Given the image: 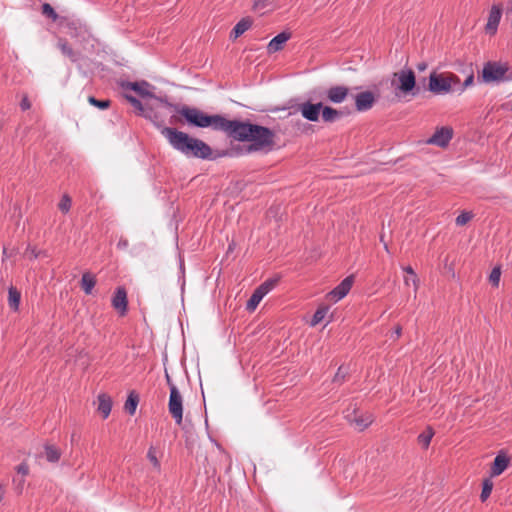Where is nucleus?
I'll use <instances>...</instances> for the list:
<instances>
[{"label": "nucleus", "instance_id": "58836bf2", "mask_svg": "<svg viewBox=\"0 0 512 512\" xmlns=\"http://www.w3.org/2000/svg\"><path fill=\"white\" fill-rule=\"evenodd\" d=\"M472 217L473 215L471 212H462L457 216L455 222L458 226H463L467 224L472 219Z\"/></svg>", "mask_w": 512, "mask_h": 512}, {"label": "nucleus", "instance_id": "f3484780", "mask_svg": "<svg viewBox=\"0 0 512 512\" xmlns=\"http://www.w3.org/2000/svg\"><path fill=\"white\" fill-rule=\"evenodd\" d=\"M349 94V88L346 86H332L326 90V98L335 104L345 101Z\"/></svg>", "mask_w": 512, "mask_h": 512}, {"label": "nucleus", "instance_id": "f03ea898", "mask_svg": "<svg viewBox=\"0 0 512 512\" xmlns=\"http://www.w3.org/2000/svg\"><path fill=\"white\" fill-rule=\"evenodd\" d=\"M166 106L174 108L177 113L182 115L189 125L206 128L210 127L216 131H223L227 134L231 120L226 119L224 116L215 114L207 115L198 108L190 107L187 105L177 106L166 102Z\"/></svg>", "mask_w": 512, "mask_h": 512}, {"label": "nucleus", "instance_id": "ddd939ff", "mask_svg": "<svg viewBox=\"0 0 512 512\" xmlns=\"http://www.w3.org/2000/svg\"><path fill=\"white\" fill-rule=\"evenodd\" d=\"M453 136V130L450 127H441L435 131V133L427 140L428 144L436 145L444 148L451 141Z\"/></svg>", "mask_w": 512, "mask_h": 512}, {"label": "nucleus", "instance_id": "09e8293b", "mask_svg": "<svg viewBox=\"0 0 512 512\" xmlns=\"http://www.w3.org/2000/svg\"><path fill=\"white\" fill-rule=\"evenodd\" d=\"M402 334V328L401 326H396L395 330L393 331L392 337L399 338Z\"/></svg>", "mask_w": 512, "mask_h": 512}, {"label": "nucleus", "instance_id": "de8ad7c7", "mask_svg": "<svg viewBox=\"0 0 512 512\" xmlns=\"http://www.w3.org/2000/svg\"><path fill=\"white\" fill-rule=\"evenodd\" d=\"M117 247H118L119 249H125V248H127V247H128V240H127V239H123V238H121V239L119 240L118 244H117Z\"/></svg>", "mask_w": 512, "mask_h": 512}, {"label": "nucleus", "instance_id": "aec40b11", "mask_svg": "<svg viewBox=\"0 0 512 512\" xmlns=\"http://www.w3.org/2000/svg\"><path fill=\"white\" fill-rule=\"evenodd\" d=\"M57 46L63 55L68 57L72 62H77L80 59L81 54L77 51H74L68 44L67 40L60 38L58 40Z\"/></svg>", "mask_w": 512, "mask_h": 512}, {"label": "nucleus", "instance_id": "8fccbe9b", "mask_svg": "<svg viewBox=\"0 0 512 512\" xmlns=\"http://www.w3.org/2000/svg\"><path fill=\"white\" fill-rule=\"evenodd\" d=\"M165 378H166L167 384L169 386V389L171 391L172 387H176V385L172 382V379H171V377L169 376V374L167 372L165 374Z\"/></svg>", "mask_w": 512, "mask_h": 512}, {"label": "nucleus", "instance_id": "2eb2a0df", "mask_svg": "<svg viewBox=\"0 0 512 512\" xmlns=\"http://www.w3.org/2000/svg\"><path fill=\"white\" fill-rule=\"evenodd\" d=\"M502 17L501 5H493L490 9L485 31L489 35H495Z\"/></svg>", "mask_w": 512, "mask_h": 512}, {"label": "nucleus", "instance_id": "c03bdc74", "mask_svg": "<svg viewBox=\"0 0 512 512\" xmlns=\"http://www.w3.org/2000/svg\"><path fill=\"white\" fill-rule=\"evenodd\" d=\"M16 471L21 475V477L25 478V476H27L29 473V466L26 462H22L16 467Z\"/></svg>", "mask_w": 512, "mask_h": 512}, {"label": "nucleus", "instance_id": "ea45409f", "mask_svg": "<svg viewBox=\"0 0 512 512\" xmlns=\"http://www.w3.org/2000/svg\"><path fill=\"white\" fill-rule=\"evenodd\" d=\"M500 276H501V271H500V268L496 267L494 268L491 273H490V276H489V281L490 283L497 287L499 285V281H500Z\"/></svg>", "mask_w": 512, "mask_h": 512}, {"label": "nucleus", "instance_id": "bb28decb", "mask_svg": "<svg viewBox=\"0 0 512 512\" xmlns=\"http://www.w3.org/2000/svg\"><path fill=\"white\" fill-rule=\"evenodd\" d=\"M20 299V292L15 287L11 286L8 290V304L13 311H18Z\"/></svg>", "mask_w": 512, "mask_h": 512}, {"label": "nucleus", "instance_id": "4c0bfd02", "mask_svg": "<svg viewBox=\"0 0 512 512\" xmlns=\"http://www.w3.org/2000/svg\"><path fill=\"white\" fill-rule=\"evenodd\" d=\"M71 198L65 194L63 195V197L61 198L59 204H58V208L63 212V213H67L70 208H71Z\"/></svg>", "mask_w": 512, "mask_h": 512}, {"label": "nucleus", "instance_id": "b1692460", "mask_svg": "<svg viewBox=\"0 0 512 512\" xmlns=\"http://www.w3.org/2000/svg\"><path fill=\"white\" fill-rule=\"evenodd\" d=\"M509 459L504 455H497L494 459L492 468H491V474L492 476H498L500 475L508 466Z\"/></svg>", "mask_w": 512, "mask_h": 512}, {"label": "nucleus", "instance_id": "603ef678", "mask_svg": "<svg viewBox=\"0 0 512 512\" xmlns=\"http://www.w3.org/2000/svg\"><path fill=\"white\" fill-rule=\"evenodd\" d=\"M404 284H405L406 286L411 285V284H412V276H405V277H404Z\"/></svg>", "mask_w": 512, "mask_h": 512}, {"label": "nucleus", "instance_id": "72a5a7b5", "mask_svg": "<svg viewBox=\"0 0 512 512\" xmlns=\"http://www.w3.org/2000/svg\"><path fill=\"white\" fill-rule=\"evenodd\" d=\"M42 14L47 18L51 19L55 22L58 19V14L55 12L53 7L49 3H44L42 5Z\"/></svg>", "mask_w": 512, "mask_h": 512}, {"label": "nucleus", "instance_id": "a878e982", "mask_svg": "<svg viewBox=\"0 0 512 512\" xmlns=\"http://www.w3.org/2000/svg\"><path fill=\"white\" fill-rule=\"evenodd\" d=\"M44 454L48 462L57 463L61 458V451L54 445L45 444Z\"/></svg>", "mask_w": 512, "mask_h": 512}, {"label": "nucleus", "instance_id": "39448f33", "mask_svg": "<svg viewBox=\"0 0 512 512\" xmlns=\"http://www.w3.org/2000/svg\"><path fill=\"white\" fill-rule=\"evenodd\" d=\"M484 82H500L512 80V72L506 63L487 62L482 70Z\"/></svg>", "mask_w": 512, "mask_h": 512}, {"label": "nucleus", "instance_id": "c9c22d12", "mask_svg": "<svg viewBox=\"0 0 512 512\" xmlns=\"http://www.w3.org/2000/svg\"><path fill=\"white\" fill-rule=\"evenodd\" d=\"M408 276H412V285L414 287V291L416 292L419 288V278L417 277L414 269L411 266H405L402 268Z\"/></svg>", "mask_w": 512, "mask_h": 512}, {"label": "nucleus", "instance_id": "6ab92c4d", "mask_svg": "<svg viewBox=\"0 0 512 512\" xmlns=\"http://www.w3.org/2000/svg\"><path fill=\"white\" fill-rule=\"evenodd\" d=\"M290 33L281 32L276 35L268 44L267 51L272 54L283 49V45L290 39Z\"/></svg>", "mask_w": 512, "mask_h": 512}, {"label": "nucleus", "instance_id": "79ce46f5", "mask_svg": "<svg viewBox=\"0 0 512 512\" xmlns=\"http://www.w3.org/2000/svg\"><path fill=\"white\" fill-rule=\"evenodd\" d=\"M13 485H14V488L16 490V492L18 494H21L23 489H24V485H25V478L24 477H15L13 478Z\"/></svg>", "mask_w": 512, "mask_h": 512}, {"label": "nucleus", "instance_id": "a19ab883", "mask_svg": "<svg viewBox=\"0 0 512 512\" xmlns=\"http://www.w3.org/2000/svg\"><path fill=\"white\" fill-rule=\"evenodd\" d=\"M473 81H474V76L473 74H470L464 81L463 84H459L457 87H456V91L459 92V93H462L467 87L471 86L473 84Z\"/></svg>", "mask_w": 512, "mask_h": 512}, {"label": "nucleus", "instance_id": "7ed1b4c3", "mask_svg": "<svg viewBox=\"0 0 512 512\" xmlns=\"http://www.w3.org/2000/svg\"><path fill=\"white\" fill-rule=\"evenodd\" d=\"M391 86L395 96L399 98L408 95L415 97L420 92V88L416 85L415 73L411 69H401L393 73Z\"/></svg>", "mask_w": 512, "mask_h": 512}, {"label": "nucleus", "instance_id": "4be33fe9", "mask_svg": "<svg viewBox=\"0 0 512 512\" xmlns=\"http://www.w3.org/2000/svg\"><path fill=\"white\" fill-rule=\"evenodd\" d=\"M321 116L324 122L333 123L343 116V112L333 107L323 105Z\"/></svg>", "mask_w": 512, "mask_h": 512}, {"label": "nucleus", "instance_id": "412c9836", "mask_svg": "<svg viewBox=\"0 0 512 512\" xmlns=\"http://www.w3.org/2000/svg\"><path fill=\"white\" fill-rule=\"evenodd\" d=\"M98 411L102 414L103 418L106 419L112 409V400L107 394L98 395Z\"/></svg>", "mask_w": 512, "mask_h": 512}, {"label": "nucleus", "instance_id": "1a4fd4ad", "mask_svg": "<svg viewBox=\"0 0 512 512\" xmlns=\"http://www.w3.org/2000/svg\"><path fill=\"white\" fill-rule=\"evenodd\" d=\"M187 157H195V158H201V159H213L212 155V149L211 147L206 144L204 141L197 139V138H191V141L189 143V147L187 149L186 155Z\"/></svg>", "mask_w": 512, "mask_h": 512}, {"label": "nucleus", "instance_id": "5701e85b", "mask_svg": "<svg viewBox=\"0 0 512 512\" xmlns=\"http://www.w3.org/2000/svg\"><path fill=\"white\" fill-rule=\"evenodd\" d=\"M252 23H253V21L251 20V18H249V17L242 18L233 28V30L230 34V38L237 39L239 36L244 34L252 26Z\"/></svg>", "mask_w": 512, "mask_h": 512}, {"label": "nucleus", "instance_id": "cd10ccee", "mask_svg": "<svg viewBox=\"0 0 512 512\" xmlns=\"http://www.w3.org/2000/svg\"><path fill=\"white\" fill-rule=\"evenodd\" d=\"M139 403V397L137 394H135L134 392H131L129 395H128V398L124 404V408H125V411L130 414V415H134L135 411H136V408H137V405Z\"/></svg>", "mask_w": 512, "mask_h": 512}, {"label": "nucleus", "instance_id": "3c124183", "mask_svg": "<svg viewBox=\"0 0 512 512\" xmlns=\"http://www.w3.org/2000/svg\"><path fill=\"white\" fill-rule=\"evenodd\" d=\"M426 68H427V63L426 62H421V63L417 64V69L419 71H424V70H426Z\"/></svg>", "mask_w": 512, "mask_h": 512}, {"label": "nucleus", "instance_id": "49530a36", "mask_svg": "<svg viewBox=\"0 0 512 512\" xmlns=\"http://www.w3.org/2000/svg\"><path fill=\"white\" fill-rule=\"evenodd\" d=\"M20 107L22 110H28L31 107L30 101L28 100L27 97H24L21 100Z\"/></svg>", "mask_w": 512, "mask_h": 512}, {"label": "nucleus", "instance_id": "20e7f679", "mask_svg": "<svg viewBox=\"0 0 512 512\" xmlns=\"http://www.w3.org/2000/svg\"><path fill=\"white\" fill-rule=\"evenodd\" d=\"M460 84V78L451 72L437 73L433 71L429 75L428 89L435 95H444L456 91Z\"/></svg>", "mask_w": 512, "mask_h": 512}, {"label": "nucleus", "instance_id": "f704fd0d", "mask_svg": "<svg viewBox=\"0 0 512 512\" xmlns=\"http://www.w3.org/2000/svg\"><path fill=\"white\" fill-rule=\"evenodd\" d=\"M125 98L136 110H138L140 115H144V107L140 100L128 94L125 95Z\"/></svg>", "mask_w": 512, "mask_h": 512}, {"label": "nucleus", "instance_id": "423d86ee", "mask_svg": "<svg viewBox=\"0 0 512 512\" xmlns=\"http://www.w3.org/2000/svg\"><path fill=\"white\" fill-rule=\"evenodd\" d=\"M161 134L167 139L169 144L177 151L186 155L191 136L187 133L177 130L172 127H164Z\"/></svg>", "mask_w": 512, "mask_h": 512}, {"label": "nucleus", "instance_id": "f257e3e1", "mask_svg": "<svg viewBox=\"0 0 512 512\" xmlns=\"http://www.w3.org/2000/svg\"><path fill=\"white\" fill-rule=\"evenodd\" d=\"M227 135L238 141L249 142L244 148L246 154L268 153L275 147V132L261 125L231 120Z\"/></svg>", "mask_w": 512, "mask_h": 512}, {"label": "nucleus", "instance_id": "0eeeda50", "mask_svg": "<svg viewBox=\"0 0 512 512\" xmlns=\"http://www.w3.org/2000/svg\"><path fill=\"white\" fill-rule=\"evenodd\" d=\"M277 283V278H271L267 279L265 282L259 285L254 290L251 297L247 301L246 309L250 312H253L257 308L261 300L264 298V296H266L270 291H272L276 287Z\"/></svg>", "mask_w": 512, "mask_h": 512}, {"label": "nucleus", "instance_id": "7c9ffc66", "mask_svg": "<svg viewBox=\"0 0 512 512\" xmlns=\"http://www.w3.org/2000/svg\"><path fill=\"white\" fill-rule=\"evenodd\" d=\"M492 489H493V482L490 478H486L484 479L483 483H482V491H481V494H480V499L482 502H485L491 492H492Z\"/></svg>", "mask_w": 512, "mask_h": 512}, {"label": "nucleus", "instance_id": "393cba45", "mask_svg": "<svg viewBox=\"0 0 512 512\" xmlns=\"http://www.w3.org/2000/svg\"><path fill=\"white\" fill-rule=\"evenodd\" d=\"M80 285L85 294L90 295L92 293L94 286L96 285L95 275H93L90 272L83 273Z\"/></svg>", "mask_w": 512, "mask_h": 512}, {"label": "nucleus", "instance_id": "864d4df0", "mask_svg": "<svg viewBox=\"0 0 512 512\" xmlns=\"http://www.w3.org/2000/svg\"><path fill=\"white\" fill-rule=\"evenodd\" d=\"M33 256H34L35 258H37V257H38V254H37L36 252H34V251H33Z\"/></svg>", "mask_w": 512, "mask_h": 512}, {"label": "nucleus", "instance_id": "9b49d317", "mask_svg": "<svg viewBox=\"0 0 512 512\" xmlns=\"http://www.w3.org/2000/svg\"><path fill=\"white\" fill-rule=\"evenodd\" d=\"M125 89H130L136 92L141 97H149V98H155L161 103L166 105L167 99L156 97L151 91L150 88L152 87L147 81H140V82H127L123 85Z\"/></svg>", "mask_w": 512, "mask_h": 512}, {"label": "nucleus", "instance_id": "473e14b6", "mask_svg": "<svg viewBox=\"0 0 512 512\" xmlns=\"http://www.w3.org/2000/svg\"><path fill=\"white\" fill-rule=\"evenodd\" d=\"M88 102L91 105H93V106H95V107H97V108H99L101 110L107 109L111 105V101L110 100H107V99L106 100H98L94 96H89L88 97Z\"/></svg>", "mask_w": 512, "mask_h": 512}, {"label": "nucleus", "instance_id": "c756f323", "mask_svg": "<svg viewBox=\"0 0 512 512\" xmlns=\"http://www.w3.org/2000/svg\"><path fill=\"white\" fill-rule=\"evenodd\" d=\"M329 311L328 306H320L314 313L312 320H311V326H316L319 324L327 315Z\"/></svg>", "mask_w": 512, "mask_h": 512}, {"label": "nucleus", "instance_id": "4468645a", "mask_svg": "<svg viewBox=\"0 0 512 512\" xmlns=\"http://www.w3.org/2000/svg\"><path fill=\"white\" fill-rule=\"evenodd\" d=\"M355 108L358 112H365L370 110L375 102L376 96L371 91H363L355 95Z\"/></svg>", "mask_w": 512, "mask_h": 512}, {"label": "nucleus", "instance_id": "9d476101", "mask_svg": "<svg viewBox=\"0 0 512 512\" xmlns=\"http://www.w3.org/2000/svg\"><path fill=\"white\" fill-rule=\"evenodd\" d=\"M323 104L319 103H311L310 101H306L298 104L297 111H299L302 116L311 122H317L320 117V113H322Z\"/></svg>", "mask_w": 512, "mask_h": 512}, {"label": "nucleus", "instance_id": "a18cd8bd", "mask_svg": "<svg viewBox=\"0 0 512 512\" xmlns=\"http://www.w3.org/2000/svg\"><path fill=\"white\" fill-rule=\"evenodd\" d=\"M506 20L510 22L512 27V0H509L506 4Z\"/></svg>", "mask_w": 512, "mask_h": 512}, {"label": "nucleus", "instance_id": "c85d7f7f", "mask_svg": "<svg viewBox=\"0 0 512 512\" xmlns=\"http://www.w3.org/2000/svg\"><path fill=\"white\" fill-rule=\"evenodd\" d=\"M434 436V431L431 427H427L419 436L418 443L424 448L427 449L430 445L431 439Z\"/></svg>", "mask_w": 512, "mask_h": 512}, {"label": "nucleus", "instance_id": "dca6fc26", "mask_svg": "<svg viewBox=\"0 0 512 512\" xmlns=\"http://www.w3.org/2000/svg\"><path fill=\"white\" fill-rule=\"evenodd\" d=\"M127 306V291L124 287H118L112 298V307L119 313L120 316H124L127 313Z\"/></svg>", "mask_w": 512, "mask_h": 512}, {"label": "nucleus", "instance_id": "a211bd4d", "mask_svg": "<svg viewBox=\"0 0 512 512\" xmlns=\"http://www.w3.org/2000/svg\"><path fill=\"white\" fill-rule=\"evenodd\" d=\"M346 418L352 425H354L355 429H357L358 431H363L373 422V418L369 414H349L346 416Z\"/></svg>", "mask_w": 512, "mask_h": 512}, {"label": "nucleus", "instance_id": "2f4dec72", "mask_svg": "<svg viewBox=\"0 0 512 512\" xmlns=\"http://www.w3.org/2000/svg\"><path fill=\"white\" fill-rule=\"evenodd\" d=\"M348 376V368L344 367L343 365L340 366L333 378V383H336L338 385L343 384Z\"/></svg>", "mask_w": 512, "mask_h": 512}, {"label": "nucleus", "instance_id": "37998d69", "mask_svg": "<svg viewBox=\"0 0 512 512\" xmlns=\"http://www.w3.org/2000/svg\"><path fill=\"white\" fill-rule=\"evenodd\" d=\"M270 4V0H254L253 8L256 11H260Z\"/></svg>", "mask_w": 512, "mask_h": 512}, {"label": "nucleus", "instance_id": "6e6552de", "mask_svg": "<svg viewBox=\"0 0 512 512\" xmlns=\"http://www.w3.org/2000/svg\"><path fill=\"white\" fill-rule=\"evenodd\" d=\"M168 411L177 425L183 421V397L177 387H172L168 401Z\"/></svg>", "mask_w": 512, "mask_h": 512}, {"label": "nucleus", "instance_id": "f8f14e48", "mask_svg": "<svg viewBox=\"0 0 512 512\" xmlns=\"http://www.w3.org/2000/svg\"><path fill=\"white\" fill-rule=\"evenodd\" d=\"M354 276L350 275L343 279L333 290L327 294V298L337 302L344 298L352 288Z\"/></svg>", "mask_w": 512, "mask_h": 512}, {"label": "nucleus", "instance_id": "e433bc0d", "mask_svg": "<svg viewBox=\"0 0 512 512\" xmlns=\"http://www.w3.org/2000/svg\"><path fill=\"white\" fill-rule=\"evenodd\" d=\"M147 458L152 463L154 468H156L157 470L160 469V462L157 458L156 449L154 447L149 448L148 453H147Z\"/></svg>", "mask_w": 512, "mask_h": 512}]
</instances>
